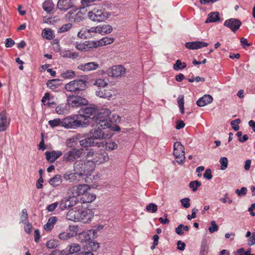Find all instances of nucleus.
I'll return each mask as SVG.
<instances>
[{
	"label": "nucleus",
	"instance_id": "6ab92c4d",
	"mask_svg": "<svg viewBox=\"0 0 255 255\" xmlns=\"http://www.w3.org/2000/svg\"><path fill=\"white\" fill-rule=\"evenodd\" d=\"M68 220L74 222L80 221V210L72 209L67 214Z\"/></svg>",
	"mask_w": 255,
	"mask_h": 255
},
{
	"label": "nucleus",
	"instance_id": "bb28decb",
	"mask_svg": "<svg viewBox=\"0 0 255 255\" xmlns=\"http://www.w3.org/2000/svg\"><path fill=\"white\" fill-rule=\"evenodd\" d=\"M43 9L48 13L52 12L54 7V4L52 0H46L42 5Z\"/></svg>",
	"mask_w": 255,
	"mask_h": 255
},
{
	"label": "nucleus",
	"instance_id": "dca6fc26",
	"mask_svg": "<svg viewBox=\"0 0 255 255\" xmlns=\"http://www.w3.org/2000/svg\"><path fill=\"white\" fill-rule=\"evenodd\" d=\"M57 7L62 10L66 11L71 8H75L73 0H59Z\"/></svg>",
	"mask_w": 255,
	"mask_h": 255
},
{
	"label": "nucleus",
	"instance_id": "69168bd1",
	"mask_svg": "<svg viewBox=\"0 0 255 255\" xmlns=\"http://www.w3.org/2000/svg\"><path fill=\"white\" fill-rule=\"evenodd\" d=\"M212 171L210 169H207L203 175L204 177L208 180H210L212 178Z\"/></svg>",
	"mask_w": 255,
	"mask_h": 255
},
{
	"label": "nucleus",
	"instance_id": "5701e85b",
	"mask_svg": "<svg viewBox=\"0 0 255 255\" xmlns=\"http://www.w3.org/2000/svg\"><path fill=\"white\" fill-rule=\"evenodd\" d=\"M213 100V99L211 95H205L197 101L196 104L199 107H204L207 104L211 103Z\"/></svg>",
	"mask_w": 255,
	"mask_h": 255
},
{
	"label": "nucleus",
	"instance_id": "b1692460",
	"mask_svg": "<svg viewBox=\"0 0 255 255\" xmlns=\"http://www.w3.org/2000/svg\"><path fill=\"white\" fill-rule=\"evenodd\" d=\"M99 67V64L95 62H89L79 66L78 68L83 71L94 70Z\"/></svg>",
	"mask_w": 255,
	"mask_h": 255
},
{
	"label": "nucleus",
	"instance_id": "6e6552de",
	"mask_svg": "<svg viewBox=\"0 0 255 255\" xmlns=\"http://www.w3.org/2000/svg\"><path fill=\"white\" fill-rule=\"evenodd\" d=\"M88 104V101L80 96L72 94L68 96L67 98V105L72 108L79 107Z\"/></svg>",
	"mask_w": 255,
	"mask_h": 255
},
{
	"label": "nucleus",
	"instance_id": "393cba45",
	"mask_svg": "<svg viewBox=\"0 0 255 255\" xmlns=\"http://www.w3.org/2000/svg\"><path fill=\"white\" fill-rule=\"evenodd\" d=\"M75 201V199H74L71 196L69 198L63 199L59 205V207L61 210H64L72 206L73 205L71 204V202Z\"/></svg>",
	"mask_w": 255,
	"mask_h": 255
},
{
	"label": "nucleus",
	"instance_id": "bf43d9fd",
	"mask_svg": "<svg viewBox=\"0 0 255 255\" xmlns=\"http://www.w3.org/2000/svg\"><path fill=\"white\" fill-rule=\"evenodd\" d=\"M90 33L88 32V29H82L80 30L78 33V36L81 38L85 39L88 36Z\"/></svg>",
	"mask_w": 255,
	"mask_h": 255
},
{
	"label": "nucleus",
	"instance_id": "864d4df0",
	"mask_svg": "<svg viewBox=\"0 0 255 255\" xmlns=\"http://www.w3.org/2000/svg\"><path fill=\"white\" fill-rule=\"evenodd\" d=\"M219 227L218 225L216 224L215 221H212L211 222V226L209 227V231L210 233H213L215 232H216L218 230Z\"/></svg>",
	"mask_w": 255,
	"mask_h": 255
},
{
	"label": "nucleus",
	"instance_id": "49530a36",
	"mask_svg": "<svg viewBox=\"0 0 255 255\" xmlns=\"http://www.w3.org/2000/svg\"><path fill=\"white\" fill-rule=\"evenodd\" d=\"M62 120L61 121L60 119H55L53 120H50L48 122V124L51 127L54 128L60 125L62 126Z\"/></svg>",
	"mask_w": 255,
	"mask_h": 255
},
{
	"label": "nucleus",
	"instance_id": "1a4fd4ad",
	"mask_svg": "<svg viewBox=\"0 0 255 255\" xmlns=\"http://www.w3.org/2000/svg\"><path fill=\"white\" fill-rule=\"evenodd\" d=\"M91 189L89 185L83 184L73 186L69 189V193L74 199L78 196L84 195Z\"/></svg>",
	"mask_w": 255,
	"mask_h": 255
},
{
	"label": "nucleus",
	"instance_id": "de8ad7c7",
	"mask_svg": "<svg viewBox=\"0 0 255 255\" xmlns=\"http://www.w3.org/2000/svg\"><path fill=\"white\" fill-rule=\"evenodd\" d=\"M100 247V245L98 243L95 242H89L88 243V248H89L93 251H96Z\"/></svg>",
	"mask_w": 255,
	"mask_h": 255
},
{
	"label": "nucleus",
	"instance_id": "4468645a",
	"mask_svg": "<svg viewBox=\"0 0 255 255\" xmlns=\"http://www.w3.org/2000/svg\"><path fill=\"white\" fill-rule=\"evenodd\" d=\"M84 113L85 115L83 116L85 117L87 119V120L85 121V122L89 121V124L90 123L92 124V118L94 116H96L97 114L98 113L97 112V107L95 106H91L86 107L84 109Z\"/></svg>",
	"mask_w": 255,
	"mask_h": 255
},
{
	"label": "nucleus",
	"instance_id": "f03ea898",
	"mask_svg": "<svg viewBox=\"0 0 255 255\" xmlns=\"http://www.w3.org/2000/svg\"><path fill=\"white\" fill-rule=\"evenodd\" d=\"M110 114L111 111L108 109L102 110L97 114L96 116L92 118L93 126H99L103 129L110 128L112 124L110 118Z\"/></svg>",
	"mask_w": 255,
	"mask_h": 255
},
{
	"label": "nucleus",
	"instance_id": "f704fd0d",
	"mask_svg": "<svg viewBox=\"0 0 255 255\" xmlns=\"http://www.w3.org/2000/svg\"><path fill=\"white\" fill-rule=\"evenodd\" d=\"M67 248L69 249L68 254H74L75 253H78L81 250V247L78 244H72V245L68 246ZM68 255V254H67Z\"/></svg>",
	"mask_w": 255,
	"mask_h": 255
},
{
	"label": "nucleus",
	"instance_id": "20e7f679",
	"mask_svg": "<svg viewBox=\"0 0 255 255\" xmlns=\"http://www.w3.org/2000/svg\"><path fill=\"white\" fill-rule=\"evenodd\" d=\"M87 159L92 162L95 166L96 164L99 165L107 162L109 157L107 152L105 151H96L93 149H89L86 153Z\"/></svg>",
	"mask_w": 255,
	"mask_h": 255
},
{
	"label": "nucleus",
	"instance_id": "72a5a7b5",
	"mask_svg": "<svg viewBox=\"0 0 255 255\" xmlns=\"http://www.w3.org/2000/svg\"><path fill=\"white\" fill-rule=\"evenodd\" d=\"M100 34L102 35L110 33L112 30V27L109 24H103L100 25Z\"/></svg>",
	"mask_w": 255,
	"mask_h": 255
},
{
	"label": "nucleus",
	"instance_id": "4c0bfd02",
	"mask_svg": "<svg viewBox=\"0 0 255 255\" xmlns=\"http://www.w3.org/2000/svg\"><path fill=\"white\" fill-rule=\"evenodd\" d=\"M94 141L90 137L86 138L80 141V145L84 147H87L94 145Z\"/></svg>",
	"mask_w": 255,
	"mask_h": 255
},
{
	"label": "nucleus",
	"instance_id": "39448f33",
	"mask_svg": "<svg viewBox=\"0 0 255 255\" xmlns=\"http://www.w3.org/2000/svg\"><path fill=\"white\" fill-rule=\"evenodd\" d=\"M88 18L93 21L101 22L105 21L110 17V13L102 7H95L87 14Z\"/></svg>",
	"mask_w": 255,
	"mask_h": 255
},
{
	"label": "nucleus",
	"instance_id": "a18cd8bd",
	"mask_svg": "<svg viewBox=\"0 0 255 255\" xmlns=\"http://www.w3.org/2000/svg\"><path fill=\"white\" fill-rule=\"evenodd\" d=\"M201 185V183L198 181H193L190 182L189 187L192 189L194 192L197 190L198 187Z\"/></svg>",
	"mask_w": 255,
	"mask_h": 255
},
{
	"label": "nucleus",
	"instance_id": "3c124183",
	"mask_svg": "<svg viewBox=\"0 0 255 255\" xmlns=\"http://www.w3.org/2000/svg\"><path fill=\"white\" fill-rule=\"evenodd\" d=\"M220 162L221 164V169L225 170L228 166V160L227 157H222L220 159Z\"/></svg>",
	"mask_w": 255,
	"mask_h": 255
},
{
	"label": "nucleus",
	"instance_id": "f257e3e1",
	"mask_svg": "<svg viewBox=\"0 0 255 255\" xmlns=\"http://www.w3.org/2000/svg\"><path fill=\"white\" fill-rule=\"evenodd\" d=\"M83 115L68 116L62 120V126L66 128H75L79 127H85L89 125V122Z\"/></svg>",
	"mask_w": 255,
	"mask_h": 255
},
{
	"label": "nucleus",
	"instance_id": "c756f323",
	"mask_svg": "<svg viewBox=\"0 0 255 255\" xmlns=\"http://www.w3.org/2000/svg\"><path fill=\"white\" fill-rule=\"evenodd\" d=\"M219 12H212L208 14V16L207 19H206L205 22L209 23V22H215L218 20H219Z\"/></svg>",
	"mask_w": 255,
	"mask_h": 255
},
{
	"label": "nucleus",
	"instance_id": "9b49d317",
	"mask_svg": "<svg viewBox=\"0 0 255 255\" xmlns=\"http://www.w3.org/2000/svg\"><path fill=\"white\" fill-rule=\"evenodd\" d=\"M107 72L110 76L119 78L125 76L126 73V69L123 66L118 65L110 68L108 70Z\"/></svg>",
	"mask_w": 255,
	"mask_h": 255
},
{
	"label": "nucleus",
	"instance_id": "c03bdc74",
	"mask_svg": "<svg viewBox=\"0 0 255 255\" xmlns=\"http://www.w3.org/2000/svg\"><path fill=\"white\" fill-rule=\"evenodd\" d=\"M208 253V246L205 241L202 242L199 255H205Z\"/></svg>",
	"mask_w": 255,
	"mask_h": 255
},
{
	"label": "nucleus",
	"instance_id": "680f3d73",
	"mask_svg": "<svg viewBox=\"0 0 255 255\" xmlns=\"http://www.w3.org/2000/svg\"><path fill=\"white\" fill-rule=\"evenodd\" d=\"M64 57L69 58H76L78 56V54L76 52H71L70 51L66 52L65 54L63 56Z\"/></svg>",
	"mask_w": 255,
	"mask_h": 255
},
{
	"label": "nucleus",
	"instance_id": "338daca9",
	"mask_svg": "<svg viewBox=\"0 0 255 255\" xmlns=\"http://www.w3.org/2000/svg\"><path fill=\"white\" fill-rule=\"evenodd\" d=\"M88 32L89 33H96L100 34V25H98L96 27H92L90 29H88Z\"/></svg>",
	"mask_w": 255,
	"mask_h": 255
},
{
	"label": "nucleus",
	"instance_id": "7c9ffc66",
	"mask_svg": "<svg viewBox=\"0 0 255 255\" xmlns=\"http://www.w3.org/2000/svg\"><path fill=\"white\" fill-rule=\"evenodd\" d=\"M62 181V176L61 175L57 174L49 180V183L51 185L56 187L59 186Z\"/></svg>",
	"mask_w": 255,
	"mask_h": 255
},
{
	"label": "nucleus",
	"instance_id": "e2e57ef3",
	"mask_svg": "<svg viewBox=\"0 0 255 255\" xmlns=\"http://www.w3.org/2000/svg\"><path fill=\"white\" fill-rule=\"evenodd\" d=\"M190 199L189 198H185L180 200V202L184 208H188L190 207Z\"/></svg>",
	"mask_w": 255,
	"mask_h": 255
},
{
	"label": "nucleus",
	"instance_id": "4d7b16f0",
	"mask_svg": "<svg viewBox=\"0 0 255 255\" xmlns=\"http://www.w3.org/2000/svg\"><path fill=\"white\" fill-rule=\"evenodd\" d=\"M58 246V242L55 240H50L46 243V247L48 249H54Z\"/></svg>",
	"mask_w": 255,
	"mask_h": 255
},
{
	"label": "nucleus",
	"instance_id": "473e14b6",
	"mask_svg": "<svg viewBox=\"0 0 255 255\" xmlns=\"http://www.w3.org/2000/svg\"><path fill=\"white\" fill-rule=\"evenodd\" d=\"M91 239H93L90 234V232H89L88 230L79 234V240L81 242H88L89 243Z\"/></svg>",
	"mask_w": 255,
	"mask_h": 255
},
{
	"label": "nucleus",
	"instance_id": "a211bd4d",
	"mask_svg": "<svg viewBox=\"0 0 255 255\" xmlns=\"http://www.w3.org/2000/svg\"><path fill=\"white\" fill-rule=\"evenodd\" d=\"M208 46V43L202 41H195L192 42H187L185 44V46L187 48L192 50L198 49L202 47H207Z\"/></svg>",
	"mask_w": 255,
	"mask_h": 255
},
{
	"label": "nucleus",
	"instance_id": "5fc2aeb1",
	"mask_svg": "<svg viewBox=\"0 0 255 255\" xmlns=\"http://www.w3.org/2000/svg\"><path fill=\"white\" fill-rule=\"evenodd\" d=\"M241 123V120L239 119H236L235 120L232 121L231 122V125L232 127V128L235 130L238 131L240 127L239 126V124Z\"/></svg>",
	"mask_w": 255,
	"mask_h": 255
},
{
	"label": "nucleus",
	"instance_id": "58836bf2",
	"mask_svg": "<svg viewBox=\"0 0 255 255\" xmlns=\"http://www.w3.org/2000/svg\"><path fill=\"white\" fill-rule=\"evenodd\" d=\"M186 63L185 62H182L179 59L176 60V63L173 65V69L176 71H178L184 69L186 67Z\"/></svg>",
	"mask_w": 255,
	"mask_h": 255
},
{
	"label": "nucleus",
	"instance_id": "6e6d98bb",
	"mask_svg": "<svg viewBox=\"0 0 255 255\" xmlns=\"http://www.w3.org/2000/svg\"><path fill=\"white\" fill-rule=\"evenodd\" d=\"M117 147V144L113 141H109L106 144V148L108 150H112L116 149Z\"/></svg>",
	"mask_w": 255,
	"mask_h": 255
},
{
	"label": "nucleus",
	"instance_id": "f8f14e48",
	"mask_svg": "<svg viewBox=\"0 0 255 255\" xmlns=\"http://www.w3.org/2000/svg\"><path fill=\"white\" fill-rule=\"evenodd\" d=\"M66 18L71 22H79L84 19L82 12L78 8H74L66 14Z\"/></svg>",
	"mask_w": 255,
	"mask_h": 255
},
{
	"label": "nucleus",
	"instance_id": "7ed1b4c3",
	"mask_svg": "<svg viewBox=\"0 0 255 255\" xmlns=\"http://www.w3.org/2000/svg\"><path fill=\"white\" fill-rule=\"evenodd\" d=\"M95 165L89 159L85 160H81L76 162L74 164V170L78 173L79 176L88 174L95 169Z\"/></svg>",
	"mask_w": 255,
	"mask_h": 255
},
{
	"label": "nucleus",
	"instance_id": "aec40b11",
	"mask_svg": "<svg viewBox=\"0 0 255 255\" xmlns=\"http://www.w3.org/2000/svg\"><path fill=\"white\" fill-rule=\"evenodd\" d=\"M114 41V39L112 37H106L102 38L100 40L94 41L93 42V47H98L112 43Z\"/></svg>",
	"mask_w": 255,
	"mask_h": 255
},
{
	"label": "nucleus",
	"instance_id": "13d9d810",
	"mask_svg": "<svg viewBox=\"0 0 255 255\" xmlns=\"http://www.w3.org/2000/svg\"><path fill=\"white\" fill-rule=\"evenodd\" d=\"M72 26V24L70 23L64 24L62 27H61L60 28H59L58 32H66V31H68V30H69L70 29H71Z\"/></svg>",
	"mask_w": 255,
	"mask_h": 255
},
{
	"label": "nucleus",
	"instance_id": "9d476101",
	"mask_svg": "<svg viewBox=\"0 0 255 255\" xmlns=\"http://www.w3.org/2000/svg\"><path fill=\"white\" fill-rule=\"evenodd\" d=\"M173 155L176 159V161L180 164L185 161V151L184 146L180 142H175L173 145Z\"/></svg>",
	"mask_w": 255,
	"mask_h": 255
},
{
	"label": "nucleus",
	"instance_id": "cd10ccee",
	"mask_svg": "<svg viewBox=\"0 0 255 255\" xmlns=\"http://www.w3.org/2000/svg\"><path fill=\"white\" fill-rule=\"evenodd\" d=\"M57 221V217L54 216L50 217L48 219L47 223L44 226V230L47 231H51V229L53 228L54 225H55Z\"/></svg>",
	"mask_w": 255,
	"mask_h": 255
},
{
	"label": "nucleus",
	"instance_id": "c85d7f7f",
	"mask_svg": "<svg viewBox=\"0 0 255 255\" xmlns=\"http://www.w3.org/2000/svg\"><path fill=\"white\" fill-rule=\"evenodd\" d=\"M96 198V196L93 193H88L87 192L83 195L81 198L82 202L84 203H91L94 201Z\"/></svg>",
	"mask_w": 255,
	"mask_h": 255
},
{
	"label": "nucleus",
	"instance_id": "412c9836",
	"mask_svg": "<svg viewBox=\"0 0 255 255\" xmlns=\"http://www.w3.org/2000/svg\"><path fill=\"white\" fill-rule=\"evenodd\" d=\"M96 94L100 98L110 99L114 94V92L111 90L100 89L96 91Z\"/></svg>",
	"mask_w": 255,
	"mask_h": 255
},
{
	"label": "nucleus",
	"instance_id": "4be33fe9",
	"mask_svg": "<svg viewBox=\"0 0 255 255\" xmlns=\"http://www.w3.org/2000/svg\"><path fill=\"white\" fill-rule=\"evenodd\" d=\"M45 154L48 161L53 162L61 156L62 155V152L60 151H46Z\"/></svg>",
	"mask_w": 255,
	"mask_h": 255
},
{
	"label": "nucleus",
	"instance_id": "774afa93",
	"mask_svg": "<svg viewBox=\"0 0 255 255\" xmlns=\"http://www.w3.org/2000/svg\"><path fill=\"white\" fill-rule=\"evenodd\" d=\"M67 255V254L66 253V252L63 250V251H59L58 250H55L53 251L49 255Z\"/></svg>",
	"mask_w": 255,
	"mask_h": 255
},
{
	"label": "nucleus",
	"instance_id": "a19ab883",
	"mask_svg": "<svg viewBox=\"0 0 255 255\" xmlns=\"http://www.w3.org/2000/svg\"><path fill=\"white\" fill-rule=\"evenodd\" d=\"M61 77L65 79H71L75 77L76 74L72 70H67L61 74Z\"/></svg>",
	"mask_w": 255,
	"mask_h": 255
},
{
	"label": "nucleus",
	"instance_id": "8fccbe9b",
	"mask_svg": "<svg viewBox=\"0 0 255 255\" xmlns=\"http://www.w3.org/2000/svg\"><path fill=\"white\" fill-rule=\"evenodd\" d=\"M146 210L151 213H155L157 210V206L154 203H150L146 207Z\"/></svg>",
	"mask_w": 255,
	"mask_h": 255
},
{
	"label": "nucleus",
	"instance_id": "ddd939ff",
	"mask_svg": "<svg viewBox=\"0 0 255 255\" xmlns=\"http://www.w3.org/2000/svg\"><path fill=\"white\" fill-rule=\"evenodd\" d=\"M224 25L229 27L233 32H236L240 28L241 22L237 18H230L225 20Z\"/></svg>",
	"mask_w": 255,
	"mask_h": 255
},
{
	"label": "nucleus",
	"instance_id": "0eeeda50",
	"mask_svg": "<svg viewBox=\"0 0 255 255\" xmlns=\"http://www.w3.org/2000/svg\"><path fill=\"white\" fill-rule=\"evenodd\" d=\"M82 148H73L66 152L63 156V160L65 162H73L82 156Z\"/></svg>",
	"mask_w": 255,
	"mask_h": 255
},
{
	"label": "nucleus",
	"instance_id": "37998d69",
	"mask_svg": "<svg viewBox=\"0 0 255 255\" xmlns=\"http://www.w3.org/2000/svg\"><path fill=\"white\" fill-rule=\"evenodd\" d=\"M73 236V234L68 232H63L59 235V238L64 241L67 240Z\"/></svg>",
	"mask_w": 255,
	"mask_h": 255
},
{
	"label": "nucleus",
	"instance_id": "e433bc0d",
	"mask_svg": "<svg viewBox=\"0 0 255 255\" xmlns=\"http://www.w3.org/2000/svg\"><path fill=\"white\" fill-rule=\"evenodd\" d=\"M80 134L76 135L67 139L65 144L67 147H72L74 146V143L79 139Z\"/></svg>",
	"mask_w": 255,
	"mask_h": 255
},
{
	"label": "nucleus",
	"instance_id": "f3484780",
	"mask_svg": "<svg viewBox=\"0 0 255 255\" xmlns=\"http://www.w3.org/2000/svg\"><path fill=\"white\" fill-rule=\"evenodd\" d=\"M89 136L93 139H102L105 137V133L99 126H96L89 132Z\"/></svg>",
	"mask_w": 255,
	"mask_h": 255
},
{
	"label": "nucleus",
	"instance_id": "603ef678",
	"mask_svg": "<svg viewBox=\"0 0 255 255\" xmlns=\"http://www.w3.org/2000/svg\"><path fill=\"white\" fill-rule=\"evenodd\" d=\"M20 220L23 224H26L27 222H28V214L25 209H24L22 210Z\"/></svg>",
	"mask_w": 255,
	"mask_h": 255
},
{
	"label": "nucleus",
	"instance_id": "052dcab7",
	"mask_svg": "<svg viewBox=\"0 0 255 255\" xmlns=\"http://www.w3.org/2000/svg\"><path fill=\"white\" fill-rule=\"evenodd\" d=\"M76 47L77 49L80 51H87L90 47L88 46V44L83 43L77 44Z\"/></svg>",
	"mask_w": 255,
	"mask_h": 255
},
{
	"label": "nucleus",
	"instance_id": "423d86ee",
	"mask_svg": "<svg viewBox=\"0 0 255 255\" xmlns=\"http://www.w3.org/2000/svg\"><path fill=\"white\" fill-rule=\"evenodd\" d=\"M86 86V81L82 79H76L67 83L65 89L70 92L77 93L84 91Z\"/></svg>",
	"mask_w": 255,
	"mask_h": 255
},
{
	"label": "nucleus",
	"instance_id": "c9c22d12",
	"mask_svg": "<svg viewBox=\"0 0 255 255\" xmlns=\"http://www.w3.org/2000/svg\"><path fill=\"white\" fill-rule=\"evenodd\" d=\"M55 112L59 115H65L68 113V110L66 105L61 104L56 107Z\"/></svg>",
	"mask_w": 255,
	"mask_h": 255
},
{
	"label": "nucleus",
	"instance_id": "2eb2a0df",
	"mask_svg": "<svg viewBox=\"0 0 255 255\" xmlns=\"http://www.w3.org/2000/svg\"><path fill=\"white\" fill-rule=\"evenodd\" d=\"M10 120L7 118L5 111L0 113V132L4 131L9 127Z\"/></svg>",
	"mask_w": 255,
	"mask_h": 255
},
{
	"label": "nucleus",
	"instance_id": "79ce46f5",
	"mask_svg": "<svg viewBox=\"0 0 255 255\" xmlns=\"http://www.w3.org/2000/svg\"><path fill=\"white\" fill-rule=\"evenodd\" d=\"M42 35L43 37L47 39H52L53 38V33L50 29H44L42 31Z\"/></svg>",
	"mask_w": 255,
	"mask_h": 255
},
{
	"label": "nucleus",
	"instance_id": "ea45409f",
	"mask_svg": "<svg viewBox=\"0 0 255 255\" xmlns=\"http://www.w3.org/2000/svg\"><path fill=\"white\" fill-rule=\"evenodd\" d=\"M184 95H179L178 99H177L178 105V106H179V108L180 109L181 114L184 113Z\"/></svg>",
	"mask_w": 255,
	"mask_h": 255
},
{
	"label": "nucleus",
	"instance_id": "a878e982",
	"mask_svg": "<svg viewBox=\"0 0 255 255\" xmlns=\"http://www.w3.org/2000/svg\"><path fill=\"white\" fill-rule=\"evenodd\" d=\"M77 175L78 173L76 172L71 173V172H66L63 175V178L69 182H74L77 180Z\"/></svg>",
	"mask_w": 255,
	"mask_h": 255
},
{
	"label": "nucleus",
	"instance_id": "0e129e2a",
	"mask_svg": "<svg viewBox=\"0 0 255 255\" xmlns=\"http://www.w3.org/2000/svg\"><path fill=\"white\" fill-rule=\"evenodd\" d=\"M247 189L246 187H242L240 190L237 189L235 191V193L239 196H242L247 193Z\"/></svg>",
	"mask_w": 255,
	"mask_h": 255
},
{
	"label": "nucleus",
	"instance_id": "2f4dec72",
	"mask_svg": "<svg viewBox=\"0 0 255 255\" xmlns=\"http://www.w3.org/2000/svg\"><path fill=\"white\" fill-rule=\"evenodd\" d=\"M61 84V80L58 79H52L51 80H49L47 83V87L51 89V90H55L59 86H60Z\"/></svg>",
	"mask_w": 255,
	"mask_h": 255
},
{
	"label": "nucleus",
	"instance_id": "09e8293b",
	"mask_svg": "<svg viewBox=\"0 0 255 255\" xmlns=\"http://www.w3.org/2000/svg\"><path fill=\"white\" fill-rule=\"evenodd\" d=\"M94 85L99 87L104 88L108 85V83L104 79H98L95 81Z\"/></svg>",
	"mask_w": 255,
	"mask_h": 255
}]
</instances>
